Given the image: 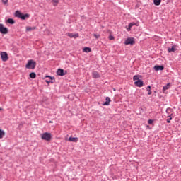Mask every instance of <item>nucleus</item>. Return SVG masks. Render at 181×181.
<instances>
[{"mask_svg":"<svg viewBox=\"0 0 181 181\" xmlns=\"http://www.w3.org/2000/svg\"><path fill=\"white\" fill-rule=\"evenodd\" d=\"M15 16L16 18H19V19H21V21H25L29 18H30V15L28 13L23 14V13H21L19 11H16L15 12Z\"/></svg>","mask_w":181,"mask_h":181,"instance_id":"1","label":"nucleus"},{"mask_svg":"<svg viewBox=\"0 0 181 181\" xmlns=\"http://www.w3.org/2000/svg\"><path fill=\"white\" fill-rule=\"evenodd\" d=\"M36 67V62L33 59H30L28 61V63L25 64V68L28 70H33Z\"/></svg>","mask_w":181,"mask_h":181,"instance_id":"2","label":"nucleus"},{"mask_svg":"<svg viewBox=\"0 0 181 181\" xmlns=\"http://www.w3.org/2000/svg\"><path fill=\"white\" fill-rule=\"evenodd\" d=\"M41 139H43L44 141H50V139H52V134L49 132L43 133L41 135Z\"/></svg>","mask_w":181,"mask_h":181,"instance_id":"3","label":"nucleus"},{"mask_svg":"<svg viewBox=\"0 0 181 181\" xmlns=\"http://www.w3.org/2000/svg\"><path fill=\"white\" fill-rule=\"evenodd\" d=\"M124 45L128 46V45H131L132 46L135 45V38L130 37L125 40Z\"/></svg>","mask_w":181,"mask_h":181,"instance_id":"4","label":"nucleus"},{"mask_svg":"<svg viewBox=\"0 0 181 181\" xmlns=\"http://www.w3.org/2000/svg\"><path fill=\"white\" fill-rule=\"evenodd\" d=\"M0 56L2 62H8L9 57H8V53L6 52H1Z\"/></svg>","mask_w":181,"mask_h":181,"instance_id":"5","label":"nucleus"},{"mask_svg":"<svg viewBox=\"0 0 181 181\" xmlns=\"http://www.w3.org/2000/svg\"><path fill=\"white\" fill-rule=\"evenodd\" d=\"M0 33L3 35H6V33H8V28L4 27L2 23H0Z\"/></svg>","mask_w":181,"mask_h":181,"instance_id":"6","label":"nucleus"},{"mask_svg":"<svg viewBox=\"0 0 181 181\" xmlns=\"http://www.w3.org/2000/svg\"><path fill=\"white\" fill-rule=\"evenodd\" d=\"M57 76H66L67 74V71H64V69H58L57 71Z\"/></svg>","mask_w":181,"mask_h":181,"instance_id":"7","label":"nucleus"},{"mask_svg":"<svg viewBox=\"0 0 181 181\" xmlns=\"http://www.w3.org/2000/svg\"><path fill=\"white\" fill-rule=\"evenodd\" d=\"M134 86H136V87H144V81L141 79H139L134 82Z\"/></svg>","mask_w":181,"mask_h":181,"instance_id":"8","label":"nucleus"},{"mask_svg":"<svg viewBox=\"0 0 181 181\" xmlns=\"http://www.w3.org/2000/svg\"><path fill=\"white\" fill-rule=\"evenodd\" d=\"M45 78H49L48 80L47 79L45 80V83H47V84H50V83H54L53 80H54V77H52L50 76H46Z\"/></svg>","mask_w":181,"mask_h":181,"instance_id":"9","label":"nucleus"},{"mask_svg":"<svg viewBox=\"0 0 181 181\" xmlns=\"http://www.w3.org/2000/svg\"><path fill=\"white\" fill-rule=\"evenodd\" d=\"M92 76L93 78H100V73H98L97 71H94L92 72Z\"/></svg>","mask_w":181,"mask_h":181,"instance_id":"10","label":"nucleus"},{"mask_svg":"<svg viewBox=\"0 0 181 181\" xmlns=\"http://www.w3.org/2000/svg\"><path fill=\"white\" fill-rule=\"evenodd\" d=\"M165 69V67L163 66H160V65H156L154 66V70H156V71H162Z\"/></svg>","mask_w":181,"mask_h":181,"instance_id":"11","label":"nucleus"},{"mask_svg":"<svg viewBox=\"0 0 181 181\" xmlns=\"http://www.w3.org/2000/svg\"><path fill=\"white\" fill-rule=\"evenodd\" d=\"M175 48H176V45H173L171 48H168V53H172V52H173V53H175Z\"/></svg>","mask_w":181,"mask_h":181,"instance_id":"12","label":"nucleus"},{"mask_svg":"<svg viewBox=\"0 0 181 181\" xmlns=\"http://www.w3.org/2000/svg\"><path fill=\"white\" fill-rule=\"evenodd\" d=\"M105 102L103 103V105H110V103H111V99L110 97H106Z\"/></svg>","mask_w":181,"mask_h":181,"instance_id":"13","label":"nucleus"},{"mask_svg":"<svg viewBox=\"0 0 181 181\" xmlns=\"http://www.w3.org/2000/svg\"><path fill=\"white\" fill-rule=\"evenodd\" d=\"M49 1L52 4L53 6H57V5H59V2H60V0H49Z\"/></svg>","mask_w":181,"mask_h":181,"instance_id":"14","label":"nucleus"},{"mask_svg":"<svg viewBox=\"0 0 181 181\" xmlns=\"http://www.w3.org/2000/svg\"><path fill=\"white\" fill-rule=\"evenodd\" d=\"M69 141L71 142H78V138L77 137H69Z\"/></svg>","mask_w":181,"mask_h":181,"instance_id":"15","label":"nucleus"},{"mask_svg":"<svg viewBox=\"0 0 181 181\" xmlns=\"http://www.w3.org/2000/svg\"><path fill=\"white\" fill-rule=\"evenodd\" d=\"M83 52L84 53H90V52H91V48H90L88 47H84L83 49Z\"/></svg>","mask_w":181,"mask_h":181,"instance_id":"16","label":"nucleus"},{"mask_svg":"<svg viewBox=\"0 0 181 181\" xmlns=\"http://www.w3.org/2000/svg\"><path fill=\"white\" fill-rule=\"evenodd\" d=\"M160 2H162V0H153V4L156 6H159V5H160Z\"/></svg>","mask_w":181,"mask_h":181,"instance_id":"17","label":"nucleus"},{"mask_svg":"<svg viewBox=\"0 0 181 181\" xmlns=\"http://www.w3.org/2000/svg\"><path fill=\"white\" fill-rule=\"evenodd\" d=\"M36 29V27H26L27 32H30L32 30H35Z\"/></svg>","mask_w":181,"mask_h":181,"instance_id":"18","label":"nucleus"},{"mask_svg":"<svg viewBox=\"0 0 181 181\" xmlns=\"http://www.w3.org/2000/svg\"><path fill=\"white\" fill-rule=\"evenodd\" d=\"M8 23H10V25H14L15 23V20H13V18H8L7 20Z\"/></svg>","mask_w":181,"mask_h":181,"instance_id":"19","label":"nucleus"},{"mask_svg":"<svg viewBox=\"0 0 181 181\" xmlns=\"http://www.w3.org/2000/svg\"><path fill=\"white\" fill-rule=\"evenodd\" d=\"M5 136V132L0 129V139H2Z\"/></svg>","mask_w":181,"mask_h":181,"instance_id":"20","label":"nucleus"},{"mask_svg":"<svg viewBox=\"0 0 181 181\" xmlns=\"http://www.w3.org/2000/svg\"><path fill=\"white\" fill-rule=\"evenodd\" d=\"M167 123L168 124H170V121H172V114H170V115H168L167 117Z\"/></svg>","mask_w":181,"mask_h":181,"instance_id":"21","label":"nucleus"},{"mask_svg":"<svg viewBox=\"0 0 181 181\" xmlns=\"http://www.w3.org/2000/svg\"><path fill=\"white\" fill-rule=\"evenodd\" d=\"M30 78H36V74L35 72H32L30 74Z\"/></svg>","mask_w":181,"mask_h":181,"instance_id":"22","label":"nucleus"},{"mask_svg":"<svg viewBox=\"0 0 181 181\" xmlns=\"http://www.w3.org/2000/svg\"><path fill=\"white\" fill-rule=\"evenodd\" d=\"M132 26H139L138 23H129V28H132Z\"/></svg>","mask_w":181,"mask_h":181,"instance_id":"23","label":"nucleus"},{"mask_svg":"<svg viewBox=\"0 0 181 181\" xmlns=\"http://www.w3.org/2000/svg\"><path fill=\"white\" fill-rule=\"evenodd\" d=\"M147 91H148V95H151V94H152V91H151V86H148L147 87Z\"/></svg>","mask_w":181,"mask_h":181,"instance_id":"24","label":"nucleus"},{"mask_svg":"<svg viewBox=\"0 0 181 181\" xmlns=\"http://www.w3.org/2000/svg\"><path fill=\"white\" fill-rule=\"evenodd\" d=\"M133 80H134V81H136V80L137 81L139 80V76L138 75L134 76Z\"/></svg>","mask_w":181,"mask_h":181,"instance_id":"25","label":"nucleus"},{"mask_svg":"<svg viewBox=\"0 0 181 181\" xmlns=\"http://www.w3.org/2000/svg\"><path fill=\"white\" fill-rule=\"evenodd\" d=\"M67 36H69V37L73 38V37H74V34L72 33H69L67 34Z\"/></svg>","mask_w":181,"mask_h":181,"instance_id":"26","label":"nucleus"},{"mask_svg":"<svg viewBox=\"0 0 181 181\" xmlns=\"http://www.w3.org/2000/svg\"><path fill=\"white\" fill-rule=\"evenodd\" d=\"M169 86H170V83H168L167 86H163V90H168Z\"/></svg>","mask_w":181,"mask_h":181,"instance_id":"27","label":"nucleus"},{"mask_svg":"<svg viewBox=\"0 0 181 181\" xmlns=\"http://www.w3.org/2000/svg\"><path fill=\"white\" fill-rule=\"evenodd\" d=\"M93 36L95 37V39H98L100 37V35L98 34H94Z\"/></svg>","mask_w":181,"mask_h":181,"instance_id":"28","label":"nucleus"},{"mask_svg":"<svg viewBox=\"0 0 181 181\" xmlns=\"http://www.w3.org/2000/svg\"><path fill=\"white\" fill-rule=\"evenodd\" d=\"M79 35L78 33L74 34V39H76V37H78Z\"/></svg>","mask_w":181,"mask_h":181,"instance_id":"29","label":"nucleus"},{"mask_svg":"<svg viewBox=\"0 0 181 181\" xmlns=\"http://www.w3.org/2000/svg\"><path fill=\"white\" fill-rule=\"evenodd\" d=\"M109 40H114V36L113 35H110L109 36Z\"/></svg>","mask_w":181,"mask_h":181,"instance_id":"30","label":"nucleus"},{"mask_svg":"<svg viewBox=\"0 0 181 181\" xmlns=\"http://www.w3.org/2000/svg\"><path fill=\"white\" fill-rule=\"evenodd\" d=\"M148 124H153V119H149V120L148 121Z\"/></svg>","mask_w":181,"mask_h":181,"instance_id":"31","label":"nucleus"},{"mask_svg":"<svg viewBox=\"0 0 181 181\" xmlns=\"http://www.w3.org/2000/svg\"><path fill=\"white\" fill-rule=\"evenodd\" d=\"M2 3H3L4 5H6V4H8V0H2Z\"/></svg>","mask_w":181,"mask_h":181,"instance_id":"32","label":"nucleus"},{"mask_svg":"<svg viewBox=\"0 0 181 181\" xmlns=\"http://www.w3.org/2000/svg\"><path fill=\"white\" fill-rule=\"evenodd\" d=\"M128 32H129V30H131L132 28H129V27L127 28Z\"/></svg>","mask_w":181,"mask_h":181,"instance_id":"33","label":"nucleus"},{"mask_svg":"<svg viewBox=\"0 0 181 181\" xmlns=\"http://www.w3.org/2000/svg\"><path fill=\"white\" fill-rule=\"evenodd\" d=\"M170 110V108H167L166 110V112H168V111Z\"/></svg>","mask_w":181,"mask_h":181,"instance_id":"34","label":"nucleus"},{"mask_svg":"<svg viewBox=\"0 0 181 181\" xmlns=\"http://www.w3.org/2000/svg\"><path fill=\"white\" fill-rule=\"evenodd\" d=\"M49 124H53V121H49Z\"/></svg>","mask_w":181,"mask_h":181,"instance_id":"35","label":"nucleus"},{"mask_svg":"<svg viewBox=\"0 0 181 181\" xmlns=\"http://www.w3.org/2000/svg\"><path fill=\"white\" fill-rule=\"evenodd\" d=\"M1 110H2V108L0 107V111H1Z\"/></svg>","mask_w":181,"mask_h":181,"instance_id":"36","label":"nucleus"}]
</instances>
